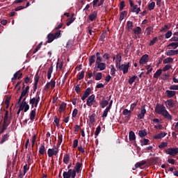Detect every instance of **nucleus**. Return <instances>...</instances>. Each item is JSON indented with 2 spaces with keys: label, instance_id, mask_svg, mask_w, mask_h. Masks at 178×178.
I'll list each match as a JSON object with an SVG mask.
<instances>
[{
  "label": "nucleus",
  "instance_id": "f257e3e1",
  "mask_svg": "<svg viewBox=\"0 0 178 178\" xmlns=\"http://www.w3.org/2000/svg\"><path fill=\"white\" fill-rule=\"evenodd\" d=\"M83 163L77 162L74 168V170H69L67 172L64 171L63 173V178H76V173L81 172Z\"/></svg>",
  "mask_w": 178,
  "mask_h": 178
},
{
  "label": "nucleus",
  "instance_id": "f03ea898",
  "mask_svg": "<svg viewBox=\"0 0 178 178\" xmlns=\"http://www.w3.org/2000/svg\"><path fill=\"white\" fill-rule=\"evenodd\" d=\"M155 112L158 115H161L165 118V119H167V120H172V117L170 113H169V111L166 110V107L163 105H161L159 104H157L155 107Z\"/></svg>",
  "mask_w": 178,
  "mask_h": 178
},
{
  "label": "nucleus",
  "instance_id": "7ed1b4c3",
  "mask_svg": "<svg viewBox=\"0 0 178 178\" xmlns=\"http://www.w3.org/2000/svg\"><path fill=\"white\" fill-rule=\"evenodd\" d=\"M40 102V96L38 95V92H37L35 97H33L30 99L29 104L31 105V108H37L38 106V104Z\"/></svg>",
  "mask_w": 178,
  "mask_h": 178
},
{
  "label": "nucleus",
  "instance_id": "20e7f679",
  "mask_svg": "<svg viewBox=\"0 0 178 178\" xmlns=\"http://www.w3.org/2000/svg\"><path fill=\"white\" fill-rule=\"evenodd\" d=\"M167 155H171V156H175L178 154V147H170L165 150Z\"/></svg>",
  "mask_w": 178,
  "mask_h": 178
},
{
  "label": "nucleus",
  "instance_id": "39448f33",
  "mask_svg": "<svg viewBox=\"0 0 178 178\" xmlns=\"http://www.w3.org/2000/svg\"><path fill=\"white\" fill-rule=\"evenodd\" d=\"M97 101L95 100V95H92L88 97L86 105L88 106H92Z\"/></svg>",
  "mask_w": 178,
  "mask_h": 178
},
{
  "label": "nucleus",
  "instance_id": "423d86ee",
  "mask_svg": "<svg viewBox=\"0 0 178 178\" xmlns=\"http://www.w3.org/2000/svg\"><path fill=\"white\" fill-rule=\"evenodd\" d=\"M130 67V63H127V64H122L120 71H122L123 74H127L129 73V68Z\"/></svg>",
  "mask_w": 178,
  "mask_h": 178
},
{
  "label": "nucleus",
  "instance_id": "0eeeda50",
  "mask_svg": "<svg viewBox=\"0 0 178 178\" xmlns=\"http://www.w3.org/2000/svg\"><path fill=\"white\" fill-rule=\"evenodd\" d=\"M3 111L6 113H5L3 123L10 124V120H12V115H10L9 117V111L8 110L4 109Z\"/></svg>",
  "mask_w": 178,
  "mask_h": 178
},
{
  "label": "nucleus",
  "instance_id": "6e6552de",
  "mask_svg": "<svg viewBox=\"0 0 178 178\" xmlns=\"http://www.w3.org/2000/svg\"><path fill=\"white\" fill-rule=\"evenodd\" d=\"M146 106H147L146 104H144L142 106L140 113L138 115V120H141V119H144V117L145 116V113H147V110L145 109Z\"/></svg>",
  "mask_w": 178,
  "mask_h": 178
},
{
  "label": "nucleus",
  "instance_id": "1a4fd4ad",
  "mask_svg": "<svg viewBox=\"0 0 178 178\" xmlns=\"http://www.w3.org/2000/svg\"><path fill=\"white\" fill-rule=\"evenodd\" d=\"M58 147H55V149H49L47 150V155L49 158H51V156H56L58 155Z\"/></svg>",
  "mask_w": 178,
  "mask_h": 178
},
{
  "label": "nucleus",
  "instance_id": "9d476101",
  "mask_svg": "<svg viewBox=\"0 0 178 178\" xmlns=\"http://www.w3.org/2000/svg\"><path fill=\"white\" fill-rule=\"evenodd\" d=\"M167 109H172L175 107V100L170 99L165 102Z\"/></svg>",
  "mask_w": 178,
  "mask_h": 178
},
{
  "label": "nucleus",
  "instance_id": "9b49d317",
  "mask_svg": "<svg viewBox=\"0 0 178 178\" xmlns=\"http://www.w3.org/2000/svg\"><path fill=\"white\" fill-rule=\"evenodd\" d=\"M97 16H98V12L97 11H93L90 13L88 17V23H90V22H94V20L97 19Z\"/></svg>",
  "mask_w": 178,
  "mask_h": 178
},
{
  "label": "nucleus",
  "instance_id": "f8f14e48",
  "mask_svg": "<svg viewBox=\"0 0 178 178\" xmlns=\"http://www.w3.org/2000/svg\"><path fill=\"white\" fill-rule=\"evenodd\" d=\"M40 81V75H38V72L36 73V74L35 75V83L33 85V94L34 92H35V91H37V88L38 86V81Z\"/></svg>",
  "mask_w": 178,
  "mask_h": 178
},
{
  "label": "nucleus",
  "instance_id": "ddd939ff",
  "mask_svg": "<svg viewBox=\"0 0 178 178\" xmlns=\"http://www.w3.org/2000/svg\"><path fill=\"white\" fill-rule=\"evenodd\" d=\"M162 162V160L159 157H154L152 159H150L149 163V165H159Z\"/></svg>",
  "mask_w": 178,
  "mask_h": 178
},
{
  "label": "nucleus",
  "instance_id": "4468645a",
  "mask_svg": "<svg viewBox=\"0 0 178 178\" xmlns=\"http://www.w3.org/2000/svg\"><path fill=\"white\" fill-rule=\"evenodd\" d=\"M104 2H105V0H93V8H99V6H102Z\"/></svg>",
  "mask_w": 178,
  "mask_h": 178
},
{
  "label": "nucleus",
  "instance_id": "2eb2a0df",
  "mask_svg": "<svg viewBox=\"0 0 178 178\" xmlns=\"http://www.w3.org/2000/svg\"><path fill=\"white\" fill-rule=\"evenodd\" d=\"M148 62V54H144L140 59V65H145Z\"/></svg>",
  "mask_w": 178,
  "mask_h": 178
},
{
  "label": "nucleus",
  "instance_id": "dca6fc26",
  "mask_svg": "<svg viewBox=\"0 0 178 178\" xmlns=\"http://www.w3.org/2000/svg\"><path fill=\"white\" fill-rule=\"evenodd\" d=\"M165 95L168 98H173V97L176 96V91L167 90L165 91Z\"/></svg>",
  "mask_w": 178,
  "mask_h": 178
},
{
  "label": "nucleus",
  "instance_id": "f3484780",
  "mask_svg": "<svg viewBox=\"0 0 178 178\" xmlns=\"http://www.w3.org/2000/svg\"><path fill=\"white\" fill-rule=\"evenodd\" d=\"M95 65H96L97 69H99V70L100 71L105 70V69H106V64L105 63H99ZM96 67H95V69H96Z\"/></svg>",
  "mask_w": 178,
  "mask_h": 178
},
{
  "label": "nucleus",
  "instance_id": "a211bd4d",
  "mask_svg": "<svg viewBox=\"0 0 178 178\" xmlns=\"http://www.w3.org/2000/svg\"><path fill=\"white\" fill-rule=\"evenodd\" d=\"M10 131H8L6 134H4L0 141V144H3V143L8 141L9 140V137H10V135L9 134Z\"/></svg>",
  "mask_w": 178,
  "mask_h": 178
},
{
  "label": "nucleus",
  "instance_id": "6ab92c4d",
  "mask_svg": "<svg viewBox=\"0 0 178 178\" xmlns=\"http://www.w3.org/2000/svg\"><path fill=\"white\" fill-rule=\"evenodd\" d=\"M54 40H56L55 37L54 36V33H49L47 35V42H48V44H51V42H52V41H54Z\"/></svg>",
  "mask_w": 178,
  "mask_h": 178
},
{
  "label": "nucleus",
  "instance_id": "aec40b11",
  "mask_svg": "<svg viewBox=\"0 0 178 178\" xmlns=\"http://www.w3.org/2000/svg\"><path fill=\"white\" fill-rule=\"evenodd\" d=\"M37 109L34 108L33 110H32L29 114L30 116V120H31L32 122L34 121V120L35 119V112H36Z\"/></svg>",
  "mask_w": 178,
  "mask_h": 178
},
{
  "label": "nucleus",
  "instance_id": "412c9836",
  "mask_svg": "<svg viewBox=\"0 0 178 178\" xmlns=\"http://www.w3.org/2000/svg\"><path fill=\"white\" fill-rule=\"evenodd\" d=\"M74 20H76V18H74V13H72L71 17H70L67 19V22L66 23V26H70V24L72 23H73V22H74Z\"/></svg>",
  "mask_w": 178,
  "mask_h": 178
},
{
  "label": "nucleus",
  "instance_id": "4be33fe9",
  "mask_svg": "<svg viewBox=\"0 0 178 178\" xmlns=\"http://www.w3.org/2000/svg\"><path fill=\"white\" fill-rule=\"evenodd\" d=\"M129 138L130 141H134L136 140V134L134 133V131H129Z\"/></svg>",
  "mask_w": 178,
  "mask_h": 178
},
{
  "label": "nucleus",
  "instance_id": "5701e85b",
  "mask_svg": "<svg viewBox=\"0 0 178 178\" xmlns=\"http://www.w3.org/2000/svg\"><path fill=\"white\" fill-rule=\"evenodd\" d=\"M96 57H97V60H96L95 65H97L98 63H101V62H102V58L101 57V53L97 52Z\"/></svg>",
  "mask_w": 178,
  "mask_h": 178
},
{
  "label": "nucleus",
  "instance_id": "b1692460",
  "mask_svg": "<svg viewBox=\"0 0 178 178\" xmlns=\"http://www.w3.org/2000/svg\"><path fill=\"white\" fill-rule=\"evenodd\" d=\"M39 154H40V155H44V154H45V144H41L39 149Z\"/></svg>",
  "mask_w": 178,
  "mask_h": 178
},
{
  "label": "nucleus",
  "instance_id": "393cba45",
  "mask_svg": "<svg viewBox=\"0 0 178 178\" xmlns=\"http://www.w3.org/2000/svg\"><path fill=\"white\" fill-rule=\"evenodd\" d=\"M66 103H65L64 102H63L60 105V107H59V109H60V113H62L63 112H64L66 109Z\"/></svg>",
  "mask_w": 178,
  "mask_h": 178
},
{
  "label": "nucleus",
  "instance_id": "a878e982",
  "mask_svg": "<svg viewBox=\"0 0 178 178\" xmlns=\"http://www.w3.org/2000/svg\"><path fill=\"white\" fill-rule=\"evenodd\" d=\"M138 136L141 138H144V137H145V136H147V130L146 129L140 130L138 131Z\"/></svg>",
  "mask_w": 178,
  "mask_h": 178
},
{
  "label": "nucleus",
  "instance_id": "bb28decb",
  "mask_svg": "<svg viewBox=\"0 0 178 178\" xmlns=\"http://www.w3.org/2000/svg\"><path fill=\"white\" fill-rule=\"evenodd\" d=\"M147 163V161L143 160L140 162H138L136 163L135 167L137 168H143V166H144V165H145Z\"/></svg>",
  "mask_w": 178,
  "mask_h": 178
},
{
  "label": "nucleus",
  "instance_id": "cd10ccee",
  "mask_svg": "<svg viewBox=\"0 0 178 178\" xmlns=\"http://www.w3.org/2000/svg\"><path fill=\"white\" fill-rule=\"evenodd\" d=\"M10 124H6L3 122L2 127L0 129V134H2L6 129H8V127L9 126Z\"/></svg>",
  "mask_w": 178,
  "mask_h": 178
},
{
  "label": "nucleus",
  "instance_id": "c85d7f7f",
  "mask_svg": "<svg viewBox=\"0 0 178 178\" xmlns=\"http://www.w3.org/2000/svg\"><path fill=\"white\" fill-rule=\"evenodd\" d=\"M69 161H70V155H69V154H65L63 159L64 163H65V165H67V163H69Z\"/></svg>",
  "mask_w": 178,
  "mask_h": 178
},
{
  "label": "nucleus",
  "instance_id": "c756f323",
  "mask_svg": "<svg viewBox=\"0 0 178 178\" xmlns=\"http://www.w3.org/2000/svg\"><path fill=\"white\" fill-rule=\"evenodd\" d=\"M95 55H92L89 58V66H92L95 63Z\"/></svg>",
  "mask_w": 178,
  "mask_h": 178
},
{
  "label": "nucleus",
  "instance_id": "7c9ffc66",
  "mask_svg": "<svg viewBox=\"0 0 178 178\" xmlns=\"http://www.w3.org/2000/svg\"><path fill=\"white\" fill-rule=\"evenodd\" d=\"M127 29H128V31H131V30H133V27H134V26H133V22H131V21H128L127 22Z\"/></svg>",
  "mask_w": 178,
  "mask_h": 178
},
{
  "label": "nucleus",
  "instance_id": "2f4dec72",
  "mask_svg": "<svg viewBox=\"0 0 178 178\" xmlns=\"http://www.w3.org/2000/svg\"><path fill=\"white\" fill-rule=\"evenodd\" d=\"M133 31L136 35H139V34H141V27L137 26L136 28L134 29Z\"/></svg>",
  "mask_w": 178,
  "mask_h": 178
},
{
  "label": "nucleus",
  "instance_id": "473e14b6",
  "mask_svg": "<svg viewBox=\"0 0 178 178\" xmlns=\"http://www.w3.org/2000/svg\"><path fill=\"white\" fill-rule=\"evenodd\" d=\"M162 74V70L159 69L154 74V79H159V76Z\"/></svg>",
  "mask_w": 178,
  "mask_h": 178
},
{
  "label": "nucleus",
  "instance_id": "72a5a7b5",
  "mask_svg": "<svg viewBox=\"0 0 178 178\" xmlns=\"http://www.w3.org/2000/svg\"><path fill=\"white\" fill-rule=\"evenodd\" d=\"M109 104V102L108 100H102V102H100V106L101 108H104L106 106H108Z\"/></svg>",
  "mask_w": 178,
  "mask_h": 178
},
{
  "label": "nucleus",
  "instance_id": "f704fd0d",
  "mask_svg": "<svg viewBox=\"0 0 178 178\" xmlns=\"http://www.w3.org/2000/svg\"><path fill=\"white\" fill-rule=\"evenodd\" d=\"M111 76H113V77H115L116 76V68H115V65H111Z\"/></svg>",
  "mask_w": 178,
  "mask_h": 178
},
{
  "label": "nucleus",
  "instance_id": "c9c22d12",
  "mask_svg": "<svg viewBox=\"0 0 178 178\" xmlns=\"http://www.w3.org/2000/svg\"><path fill=\"white\" fill-rule=\"evenodd\" d=\"M90 94H91V88H88L84 93H83V95L86 97V98H88V97L90 96Z\"/></svg>",
  "mask_w": 178,
  "mask_h": 178
},
{
  "label": "nucleus",
  "instance_id": "e433bc0d",
  "mask_svg": "<svg viewBox=\"0 0 178 178\" xmlns=\"http://www.w3.org/2000/svg\"><path fill=\"white\" fill-rule=\"evenodd\" d=\"M54 37L56 40L62 37L61 31H57L55 33H54Z\"/></svg>",
  "mask_w": 178,
  "mask_h": 178
},
{
  "label": "nucleus",
  "instance_id": "4c0bfd02",
  "mask_svg": "<svg viewBox=\"0 0 178 178\" xmlns=\"http://www.w3.org/2000/svg\"><path fill=\"white\" fill-rule=\"evenodd\" d=\"M173 63V58L170 57H168L163 60V63H165V65L168 63Z\"/></svg>",
  "mask_w": 178,
  "mask_h": 178
},
{
  "label": "nucleus",
  "instance_id": "58836bf2",
  "mask_svg": "<svg viewBox=\"0 0 178 178\" xmlns=\"http://www.w3.org/2000/svg\"><path fill=\"white\" fill-rule=\"evenodd\" d=\"M95 79L97 81H99V80H102V72H97L96 76H95Z\"/></svg>",
  "mask_w": 178,
  "mask_h": 178
},
{
  "label": "nucleus",
  "instance_id": "ea45409f",
  "mask_svg": "<svg viewBox=\"0 0 178 178\" xmlns=\"http://www.w3.org/2000/svg\"><path fill=\"white\" fill-rule=\"evenodd\" d=\"M148 9L149 10H154L155 9V1H152L148 4Z\"/></svg>",
  "mask_w": 178,
  "mask_h": 178
},
{
  "label": "nucleus",
  "instance_id": "a19ab883",
  "mask_svg": "<svg viewBox=\"0 0 178 178\" xmlns=\"http://www.w3.org/2000/svg\"><path fill=\"white\" fill-rule=\"evenodd\" d=\"M122 115H124V116H128L129 115H131V111L125 108L122 111Z\"/></svg>",
  "mask_w": 178,
  "mask_h": 178
},
{
  "label": "nucleus",
  "instance_id": "79ce46f5",
  "mask_svg": "<svg viewBox=\"0 0 178 178\" xmlns=\"http://www.w3.org/2000/svg\"><path fill=\"white\" fill-rule=\"evenodd\" d=\"M168 47H172V49H176L178 47V42L170 43Z\"/></svg>",
  "mask_w": 178,
  "mask_h": 178
},
{
  "label": "nucleus",
  "instance_id": "37998d69",
  "mask_svg": "<svg viewBox=\"0 0 178 178\" xmlns=\"http://www.w3.org/2000/svg\"><path fill=\"white\" fill-rule=\"evenodd\" d=\"M89 120L90 123H95V113H92L90 116H89Z\"/></svg>",
  "mask_w": 178,
  "mask_h": 178
},
{
  "label": "nucleus",
  "instance_id": "c03bdc74",
  "mask_svg": "<svg viewBox=\"0 0 178 178\" xmlns=\"http://www.w3.org/2000/svg\"><path fill=\"white\" fill-rule=\"evenodd\" d=\"M127 15V11L124 10L122 11L120 15V22H122V20H123V19H124V16H126Z\"/></svg>",
  "mask_w": 178,
  "mask_h": 178
},
{
  "label": "nucleus",
  "instance_id": "a18cd8bd",
  "mask_svg": "<svg viewBox=\"0 0 178 178\" xmlns=\"http://www.w3.org/2000/svg\"><path fill=\"white\" fill-rule=\"evenodd\" d=\"M138 76H133L132 77H131L128 81L129 84H133V83L136 81V79H138Z\"/></svg>",
  "mask_w": 178,
  "mask_h": 178
},
{
  "label": "nucleus",
  "instance_id": "49530a36",
  "mask_svg": "<svg viewBox=\"0 0 178 178\" xmlns=\"http://www.w3.org/2000/svg\"><path fill=\"white\" fill-rule=\"evenodd\" d=\"M154 29L152 26H149L146 29L145 33L147 35H151V31H152Z\"/></svg>",
  "mask_w": 178,
  "mask_h": 178
},
{
  "label": "nucleus",
  "instance_id": "de8ad7c7",
  "mask_svg": "<svg viewBox=\"0 0 178 178\" xmlns=\"http://www.w3.org/2000/svg\"><path fill=\"white\" fill-rule=\"evenodd\" d=\"M111 111V108H108V107L106 108V109L104 111L102 114V118H106L108 116V113Z\"/></svg>",
  "mask_w": 178,
  "mask_h": 178
},
{
  "label": "nucleus",
  "instance_id": "09e8293b",
  "mask_svg": "<svg viewBox=\"0 0 178 178\" xmlns=\"http://www.w3.org/2000/svg\"><path fill=\"white\" fill-rule=\"evenodd\" d=\"M99 133H101V126H98L96 129V131L95 132V136H96L95 138L98 137V136L99 135Z\"/></svg>",
  "mask_w": 178,
  "mask_h": 178
},
{
  "label": "nucleus",
  "instance_id": "8fccbe9b",
  "mask_svg": "<svg viewBox=\"0 0 178 178\" xmlns=\"http://www.w3.org/2000/svg\"><path fill=\"white\" fill-rule=\"evenodd\" d=\"M149 143V140L146 139V138H143L140 144L141 145H148V143Z\"/></svg>",
  "mask_w": 178,
  "mask_h": 178
},
{
  "label": "nucleus",
  "instance_id": "3c124183",
  "mask_svg": "<svg viewBox=\"0 0 178 178\" xmlns=\"http://www.w3.org/2000/svg\"><path fill=\"white\" fill-rule=\"evenodd\" d=\"M156 42H158V38L154 37L149 43V47H152V45H154Z\"/></svg>",
  "mask_w": 178,
  "mask_h": 178
},
{
  "label": "nucleus",
  "instance_id": "603ef678",
  "mask_svg": "<svg viewBox=\"0 0 178 178\" xmlns=\"http://www.w3.org/2000/svg\"><path fill=\"white\" fill-rule=\"evenodd\" d=\"M165 55L167 56H174L175 55V50H168L166 51Z\"/></svg>",
  "mask_w": 178,
  "mask_h": 178
},
{
  "label": "nucleus",
  "instance_id": "864d4df0",
  "mask_svg": "<svg viewBox=\"0 0 178 178\" xmlns=\"http://www.w3.org/2000/svg\"><path fill=\"white\" fill-rule=\"evenodd\" d=\"M58 143H57V145H60V144H62V141H63V136L62 134L60 135H58Z\"/></svg>",
  "mask_w": 178,
  "mask_h": 178
},
{
  "label": "nucleus",
  "instance_id": "5fc2aeb1",
  "mask_svg": "<svg viewBox=\"0 0 178 178\" xmlns=\"http://www.w3.org/2000/svg\"><path fill=\"white\" fill-rule=\"evenodd\" d=\"M116 59L115 62H122V53H118L116 55Z\"/></svg>",
  "mask_w": 178,
  "mask_h": 178
},
{
  "label": "nucleus",
  "instance_id": "6e6d98bb",
  "mask_svg": "<svg viewBox=\"0 0 178 178\" xmlns=\"http://www.w3.org/2000/svg\"><path fill=\"white\" fill-rule=\"evenodd\" d=\"M170 69H172V65H166L163 67V70H161L163 72H168Z\"/></svg>",
  "mask_w": 178,
  "mask_h": 178
},
{
  "label": "nucleus",
  "instance_id": "4d7b16f0",
  "mask_svg": "<svg viewBox=\"0 0 178 178\" xmlns=\"http://www.w3.org/2000/svg\"><path fill=\"white\" fill-rule=\"evenodd\" d=\"M78 80H82L84 79V71H81L80 74L77 75Z\"/></svg>",
  "mask_w": 178,
  "mask_h": 178
},
{
  "label": "nucleus",
  "instance_id": "13d9d810",
  "mask_svg": "<svg viewBox=\"0 0 178 178\" xmlns=\"http://www.w3.org/2000/svg\"><path fill=\"white\" fill-rule=\"evenodd\" d=\"M124 6H126L124 1H121L120 3V11L123 10V9H124Z\"/></svg>",
  "mask_w": 178,
  "mask_h": 178
},
{
  "label": "nucleus",
  "instance_id": "bf43d9fd",
  "mask_svg": "<svg viewBox=\"0 0 178 178\" xmlns=\"http://www.w3.org/2000/svg\"><path fill=\"white\" fill-rule=\"evenodd\" d=\"M54 124H56V126L57 127H59V119L58 118V117H56V116L54 117Z\"/></svg>",
  "mask_w": 178,
  "mask_h": 178
},
{
  "label": "nucleus",
  "instance_id": "052dcab7",
  "mask_svg": "<svg viewBox=\"0 0 178 178\" xmlns=\"http://www.w3.org/2000/svg\"><path fill=\"white\" fill-rule=\"evenodd\" d=\"M106 33H103L100 35V38H99L100 41H102L103 42H105V38H106Z\"/></svg>",
  "mask_w": 178,
  "mask_h": 178
},
{
  "label": "nucleus",
  "instance_id": "680f3d73",
  "mask_svg": "<svg viewBox=\"0 0 178 178\" xmlns=\"http://www.w3.org/2000/svg\"><path fill=\"white\" fill-rule=\"evenodd\" d=\"M36 138H37V135L34 134L32 137V148H34V145L35 144Z\"/></svg>",
  "mask_w": 178,
  "mask_h": 178
},
{
  "label": "nucleus",
  "instance_id": "e2e57ef3",
  "mask_svg": "<svg viewBox=\"0 0 178 178\" xmlns=\"http://www.w3.org/2000/svg\"><path fill=\"white\" fill-rule=\"evenodd\" d=\"M165 147H168V143L166 142H163L161 143V145L159 146V148L162 149L165 148Z\"/></svg>",
  "mask_w": 178,
  "mask_h": 178
},
{
  "label": "nucleus",
  "instance_id": "0e129e2a",
  "mask_svg": "<svg viewBox=\"0 0 178 178\" xmlns=\"http://www.w3.org/2000/svg\"><path fill=\"white\" fill-rule=\"evenodd\" d=\"M75 91L76 94H80V91H81V88H80V84L76 85L75 87Z\"/></svg>",
  "mask_w": 178,
  "mask_h": 178
},
{
  "label": "nucleus",
  "instance_id": "69168bd1",
  "mask_svg": "<svg viewBox=\"0 0 178 178\" xmlns=\"http://www.w3.org/2000/svg\"><path fill=\"white\" fill-rule=\"evenodd\" d=\"M77 113H79V110H77V108H74L72 112V118H76V116H77Z\"/></svg>",
  "mask_w": 178,
  "mask_h": 178
},
{
  "label": "nucleus",
  "instance_id": "338daca9",
  "mask_svg": "<svg viewBox=\"0 0 178 178\" xmlns=\"http://www.w3.org/2000/svg\"><path fill=\"white\" fill-rule=\"evenodd\" d=\"M165 38H170L172 37V32L171 31H168L165 35Z\"/></svg>",
  "mask_w": 178,
  "mask_h": 178
},
{
  "label": "nucleus",
  "instance_id": "774afa93",
  "mask_svg": "<svg viewBox=\"0 0 178 178\" xmlns=\"http://www.w3.org/2000/svg\"><path fill=\"white\" fill-rule=\"evenodd\" d=\"M170 90H178V85H172L169 87Z\"/></svg>",
  "mask_w": 178,
  "mask_h": 178
}]
</instances>
